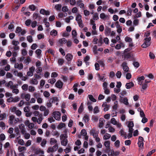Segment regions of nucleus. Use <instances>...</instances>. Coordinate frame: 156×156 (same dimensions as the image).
I'll list each match as a JSON object with an SVG mask.
<instances>
[{
	"mask_svg": "<svg viewBox=\"0 0 156 156\" xmlns=\"http://www.w3.org/2000/svg\"><path fill=\"white\" fill-rule=\"evenodd\" d=\"M9 118V123L11 125H14L20 121L19 118H15L13 115L10 116Z\"/></svg>",
	"mask_w": 156,
	"mask_h": 156,
	"instance_id": "1",
	"label": "nucleus"
},
{
	"mask_svg": "<svg viewBox=\"0 0 156 156\" xmlns=\"http://www.w3.org/2000/svg\"><path fill=\"white\" fill-rule=\"evenodd\" d=\"M151 39V37H145L144 39L145 41L142 45L141 46L142 48H145L149 46L151 44L150 41Z\"/></svg>",
	"mask_w": 156,
	"mask_h": 156,
	"instance_id": "2",
	"label": "nucleus"
},
{
	"mask_svg": "<svg viewBox=\"0 0 156 156\" xmlns=\"http://www.w3.org/2000/svg\"><path fill=\"white\" fill-rule=\"evenodd\" d=\"M52 115L56 120L59 121L60 120L61 114L59 111H54L52 113Z\"/></svg>",
	"mask_w": 156,
	"mask_h": 156,
	"instance_id": "3",
	"label": "nucleus"
},
{
	"mask_svg": "<svg viewBox=\"0 0 156 156\" xmlns=\"http://www.w3.org/2000/svg\"><path fill=\"white\" fill-rule=\"evenodd\" d=\"M108 84L106 82H105L103 83L102 87L104 90V92L107 95L109 94L110 93V90L108 88Z\"/></svg>",
	"mask_w": 156,
	"mask_h": 156,
	"instance_id": "4",
	"label": "nucleus"
},
{
	"mask_svg": "<svg viewBox=\"0 0 156 156\" xmlns=\"http://www.w3.org/2000/svg\"><path fill=\"white\" fill-rule=\"evenodd\" d=\"M122 66L124 72V73H126L129 71V68L127 66V64L126 62H123L122 64Z\"/></svg>",
	"mask_w": 156,
	"mask_h": 156,
	"instance_id": "5",
	"label": "nucleus"
},
{
	"mask_svg": "<svg viewBox=\"0 0 156 156\" xmlns=\"http://www.w3.org/2000/svg\"><path fill=\"white\" fill-rule=\"evenodd\" d=\"M35 70V68L32 66L29 68V70L27 72V74L29 76H32L33 75V72Z\"/></svg>",
	"mask_w": 156,
	"mask_h": 156,
	"instance_id": "6",
	"label": "nucleus"
},
{
	"mask_svg": "<svg viewBox=\"0 0 156 156\" xmlns=\"http://www.w3.org/2000/svg\"><path fill=\"white\" fill-rule=\"evenodd\" d=\"M63 83L60 80H58L57 81L55 84L56 87L59 89H61L63 86Z\"/></svg>",
	"mask_w": 156,
	"mask_h": 156,
	"instance_id": "7",
	"label": "nucleus"
},
{
	"mask_svg": "<svg viewBox=\"0 0 156 156\" xmlns=\"http://www.w3.org/2000/svg\"><path fill=\"white\" fill-rule=\"evenodd\" d=\"M33 17L34 20L37 19L38 21L40 20L41 18L39 14L35 12L33 14Z\"/></svg>",
	"mask_w": 156,
	"mask_h": 156,
	"instance_id": "8",
	"label": "nucleus"
},
{
	"mask_svg": "<svg viewBox=\"0 0 156 156\" xmlns=\"http://www.w3.org/2000/svg\"><path fill=\"white\" fill-rule=\"evenodd\" d=\"M50 101L52 103H56V105H57L58 104V99L57 97H54L50 99Z\"/></svg>",
	"mask_w": 156,
	"mask_h": 156,
	"instance_id": "9",
	"label": "nucleus"
},
{
	"mask_svg": "<svg viewBox=\"0 0 156 156\" xmlns=\"http://www.w3.org/2000/svg\"><path fill=\"white\" fill-rule=\"evenodd\" d=\"M120 101L122 103L126 105H127L129 104L128 99L126 97H125L122 98H120Z\"/></svg>",
	"mask_w": 156,
	"mask_h": 156,
	"instance_id": "10",
	"label": "nucleus"
},
{
	"mask_svg": "<svg viewBox=\"0 0 156 156\" xmlns=\"http://www.w3.org/2000/svg\"><path fill=\"white\" fill-rule=\"evenodd\" d=\"M40 13L43 15H50V12L48 11H46L45 9H42L40 11Z\"/></svg>",
	"mask_w": 156,
	"mask_h": 156,
	"instance_id": "11",
	"label": "nucleus"
},
{
	"mask_svg": "<svg viewBox=\"0 0 156 156\" xmlns=\"http://www.w3.org/2000/svg\"><path fill=\"white\" fill-rule=\"evenodd\" d=\"M14 67L15 68H17L19 70H21L23 69V65L22 63H16L14 65Z\"/></svg>",
	"mask_w": 156,
	"mask_h": 156,
	"instance_id": "12",
	"label": "nucleus"
},
{
	"mask_svg": "<svg viewBox=\"0 0 156 156\" xmlns=\"http://www.w3.org/2000/svg\"><path fill=\"white\" fill-rule=\"evenodd\" d=\"M134 84L132 82H130L126 83V87L127 89H129L134 86Z\"/></svg>",
	"mask_w": 156,
	"mask_h": 156,
	"instance_id": "13",
	"label": "nucleus"
},
{
	"mask_svg": "<svg viewBox=\"0 0 156 156\" xmlns=\"http://www.w3.org/2000/svg\"><path fill=\"white\" fill-rule=\"evenodd\" d=\"M73 58V55L70 53H68L66 56V58L68 61H71Z\"/></svg>",
	"mask_w": 156,
	"mask_h": 156,
	"instance_id": "14",
	"label": "nucleus"
},
{
	"mask_svg": "<svg viewBox=\"0 0 156 156\" xmlns=\"http://www.w3.org/2000/svg\"><path fill=\"white\" fill-rule=\"evenodd\" d=\"M102 107L104 108V111L105 112L109 110V105L107 104V103L105 102L102 105Z\"/></svg>",
	"mask_w": 156,
	"mask_h": 156,
	"instance_id": "15",
	"label": "nucleus"
},
{
	"mask_svg": "<svg viewBox=\"0 0 156 156\" xmlns=\"http://www.w3.org/2000/svg\"><path fill=\"white\" fill-rule=\"evenodd\" d=\"M111 30L110 28L108 27L106 28L105 30V33L106 36H110L111 34Z\"/></svg>",
	"mask_w": 156,
	"mask_h": 156,
	"instance_id": "16",
	"label": "nucleus"
},
{
	"mask_svg": "<svg viewBox=\"0 0 156 156\" xmlns=\"http://www.w3.org/2000/svg\"><path fill=\"white\" fill-rule=\"evenodd\" d=\"M30 83L32 84L36 85L38 84V82L36 79L33 78L30 80Z\"/></svg>",
	"mask_w": 156,
	"mask_h": 156,
	"instance_id": "17",
	"label": "nucleus"
},
{
	"mask_svg": "<svg viewBox=\"0 0 156 156\" xmlns=\"http://www.w3.org/2000/svg\"><path fill=\"white\" fill-rule=\"evenodd\" d=\"M144 77L142 76L137 78V80L139 82V84L141 85L143 83V81L144 80Z\"/></svg>",
	"mask_w": 156,
	"mask_h": 156,
	"instance_id": "18",
	"label": "nucleus"
},
{
	"mask_svg": "<svg viewBox=\"0 0 156 156\" xmlns=\"http://www.w3.org/2000/svg\"><path fill=\"white\" fill-rule=\"evenodd\" d=\"M82 16L81 15L78 14L76 15V20L77 21V23L79 22H80L82 21L81 19Z\"/></svg>",
	"mask_w": 156,
	"mask_h": 156,
	"instance_id": "19",
	"label": "nucleus"
},
{
	"mask_svg": "<svg viewBox=\"0 0 156 156\" xmlns=\"http://www.w3.org/2000/svg\"><path fill=\"white\" fill-rule=\"evenodd\" d=\"M57 141L54 138H51L50 140V144L51 145H52L54 144H57Z\"/></svg>",
	"mask_w": 156,
	"mask_h": 156,
	"instance_id": "20",
	"label": "nucleus"
},
{
	"mask_svg": "<svg viewBox=\"0 0 156 156\" xmlns=\"http://www.w3.org/2000/svg\"><path fill=\"white\" fill-rule=\"evenodd\" d=\"M64 62V59L62 58H59L58 61V63L59 66H62Z\"/></svg>",
	"mask_w": 156,
	"mask_h": 156,
	"instance_id": "21",
	"label": "nucleus"
},
{
	"mask_svg": "<svg viewBox=\"0 0 156 156\" xmlns=\"http://www.w3.org/2000/svg\"><path fill=\"white\" fill-rule=\"evenodd\" d=\"M88 97L89 99L91 101L94 102H95L96 101V100L94 98V97L92 95H88Z\"/></svg>",
	"mask_w": 156,
	"mask_h": 156,
	"instance_id": "22",
	"label": "nucleus"
},
{
	"mask_svg": "<svg viewBox=\"0 0 156 156\" xmlns=\"http://www.w3.org/2000/svg\"><path fill=\"white\" fill-rule=\"evenodd\" d=\"M7 63V61L6 59L2 60L0 61V66H3L5 65Z\"/></svg>",
	"mask_w": 156,
	"mask_h": 156,
	"instance_id": "23",
	"label": "nucleus"
},
{
	"mask_svg": "<svg viewBox=\"0 0 156 156\" xmlns=\"http://www.w3.org/2000/svg\"><path fill=\"white\" fill-rule=\"evenodd\" d=\"M57 31L56 30L53 29L50 32V34L51 36H56L57 34Z\"/></svg>",
	"mask_w": 156,
	"mask_h": 156,
	"instance_id": "24",
	"label": "nucleus"
},
{
	"mask_svg": "<svg viewBox=\"0 0 156 156\" xmlns=\"http://www.w3.org/2000/svg\"><path fill=\"white\" fill-rule=\"evenodd\" d=\"M67 140L66 139L63 140L61 141V144L64 146H66L67 145Z\"/></svg>",
	"mask_w": 156,
	"mask_h": 156,
	"instance_id": "25",
	"label": "nucleus"
},
{
	"mask_svg": "<svg viewBox=\"0 0 156 156\" xmlns=\"http://www.w3.org/2000/svg\"><path fill=\"white\" fill-rule=\"evenodd\" d=\"M22 30V29L21 27H17L16 28L15 32L16 33L19 34L18 35V36H20V33L21 32Z\"/></svg>",
	"mask_w": 156,
	"mask_h": 156,
	"instance_id": "26",
	"label": "nucleus"
},
{
	"mask_svg": "<svg viewBox=\"0 0 156 156\" xmlns=\"http://www.w3.org/2000/svg\"><path fill=\"white\" fill-rule=\"evenodd\" d=\"M27 39L30 43H31L33 41V38L31 36L29 35L27 36Z\"/></svg>",
	"mask_w": 156,
	"mask_h": 156,
	"instance_id": "27",
	"label": "nucleus"
},
{
	"mask_svg": "<svg viewBox=\"0 0 156 156\" xmlns=\"http://www.w3.org/2000/svg\"><path fill=\"white\" fill-rule=\"evenodd\" d=\"M58 41L60 44H62L66 43L67 42V40L65 38H62L60 39Z\"/></svg>",
	"mask_w": 156,
	"mask_h": 156,
	"instance_id": "28",
	"label": "nucleus"
},
{
	"mask_svg": "<svg viewBox=\"0 0 156 156\" xmlns=\"http://www.w3.org/2000/svg\"><path fill=\"white\" fill-rule=\"evenodd\" d=\"M52 135L53 136H56V137H58L59 136L60 134L57 131L55 130L52 131Z\"/></svg>",
	"mask_w": 156,
	"mask_h": 156,
	"instance_id": "29",
	"label": "nucleus"
},
{
	"mask_svg": "<svg viewBox=\"0 0 156 156\" xmlns=\"http://www.w3.org/2000/svg\"><path fill=\"white\" fill-rule=\"evenodd\" d=\"M31 60L29 57H28L24 60V63L26 64L27 65L29 64V62Z\"/></svg>",
	"mask_w": 156,
	"mask_h": 156,
	"instance_id": "30",
	"label": "nucleus"
},
{
	"mask_svg": "<svg viewBox=\"0 0 156 156\" xmlns=\"http://www.w3.org/2000/svg\"><path fill=\"white\" fill-rule=\"evenodd\" d=\"M104 119H99V127L101 128L102 127L104 124Z\"/></svg>",
	"mask_w": 156,
	"mask_h": 156,
	"instance_id": "31",
	"label": "nucleus"
},
{
	"mask_svg": "<svg viewBox=\"0 0 156 156\" xmlns=\"http://www.w3.org/2000/svg\"><path fill=\"white\" fill-rule=\"evenodd\" d=\"M24 98L26 101H29L30 98V95L29 94H26L25 95Z\"/></svg>",
	"mask_w": 156,
	"mask_h": 156,
	"instance_id": "32",
	"label": "nucleus"
},
{
	"mask_svg": "<svg viewBox=\"0 0 156 156\" xmlns=\"http://www.w3.org/2000/svg\"><path fill=\"white\" fill-rule=\"evenodd\" d=\"M124 57L125 59H127L131 58V55L130 53H127L124 55Z\"/></svg>",
	"mask_w": 156,
	"mask_h": 156,
	"instance_id": "33",
	"label": "nucleus"
},
{
	"mask_svg": "<svg viewBox=\"0 0 156 156\" xmlns=\"http://www.w3.org/2000/svg\"><path fill=\"white\" fill-rule=\"evenodd\" d=\"M104 145L105 147L108 148H109L110 142L109 141H106L105 142Z\"/></svg>",
	"mask_w": 156,
	"mask_h": 156,
	"instance_id": "34",
	"label": "nucleus"
},
{
	"mask_svg": "<svg viewBox=\"0 0 156 156\" xmlns=\"http://www.w3.org/2000/svg\"><path fill=\"white\" fill-rule=\"evenodd\" d=\"M125 40L126 42L129 43L133 41L132 39L128 36H126L125 37Z\"/></svg>",
	"mask_w": 156,
	"mask_h": 156,
	"instance_id": "35",
	"label": "nucleus"
},
{
	"mask_svg": "<svg viewBox=\"0 0 156 156\" xmlns=\"http://www.w3.org/2000/svg\"><path fill=\"white\" fill-rule=\"evenodd\" d=\"M62 5L61 4L56 5L55 6V8L57 11H60L61 9Z\"/></svg>",
	"mask_w": 156,
	"mask_h": 156,
	"instance_id": "36",
	"label": "nucleus"
},
{
	"mask_svg": "<svg viewBox=\"0 0 156 156\" xmlns=\"http://www.w3.org/2000/svg\"><path fill=\"white\" fill-rule=\"evenodd\" d=\"M19 151L20 152H22L26 150V148L24 147L19 146L18 147Z\"/></svg>",
	"mask_w": 156,
	"mask_h": 156,
	"instance_id": "37",
	"label": "nucleus"
},
{
	"mask_svg": "<svg viewBox=\"0 0 156 156\" xmlns=\"http://www.w3.org/2000/svg\"><path fill=\"white\" fill-rule=\"evenodd\" d=\"M111 137V135L108 134L106 133L104 135L103 138L105 140H107L109 139Z\"/></svg>",
	"mask_w": 156,
	"mask_h": 156,
	"instance_id": "38",
	"label": "nucleus"
},
{
	"mask_svg": "<svg viewBox=\"0 0 156 156\" xmlns=\"http://www.w3.org/2000/svg\"><path fill=\"white\" fill-rule=\"evenodd\" d=\"M99 112V110L98 106H95L93 110V112L94 114H97Z\"/></svg>",
	"mask_w": 156,
	"mask_h": 156,
	"instance_id": "39",
	"label": "nucleus"
},
{
	"mask_svg": "<svg viewBox=\"0 0 156 156\" xmlns=\"http://www.w3.org/2000/svg\"><path fill=\"white\" fill-rule=\"evenodd\" d=\"M22 89L24 90L27 91L28 89V85L27 84H24L22 86Z\"/></svg>",
	"mask_w": 156,
	"mask_h": 156,
	"instance_id": "40",
	"label": "nucleus"
},
{
	"mask_svg": "<svg viewBox=\"0 0 156 156\" xmlns=\"http://www.w3.org/2000/svg\"><path fill=\"white\" fill-rule=\"evenodd\" d=\"M78 9L76 7H73L72 9V12L73 13H76L78 12Z\"/></svg>",
	"mask_w": 156,
	"mask_h": 156,
	"instance_id": "41",
	"label": "nucleus"
},
{
	"mask_svg": "<svg viewBox=\"0 0 156 156\" xmlns=\"http://www.w3.org/2000/svg\"><path fill=\"white\" fill-rule=\"evenodd\" d=\"M93 18L94 20H97L99 19L98 15L97 13H95L94 14Z\"/></svg>",
	"mask_w": 156,
	"mask_h": 156,
	"instance_id": "42",
	"label": "nucleus"
},
{
	"mask_svg": "<svg viewBox=\"0 0 156 156\" xmlns=\"http://www.w3.org/2000/svg\"><path fill=\"white\" fill-rule=\"evenodd\" d=\"M12 44L14 46H17L20 43L18 41H16L15 40L12 41Z\"/></svg>",
	"mask_w": 156,
	"mask_h": 156,
	"instance_id": "43",
	"label": "nucleus"
},
{
	"mask_svg": "<svg viewBox=\"0 0 156 156\" xmlns=\"http://www.w3.org/2000/svg\"><path fill=\"white\" fill-rule=\"evenodd\" d=\"M13 84V82L12 81H9L8 83H6L5 84V85L8 87H9L10 88L11 87Z\"/></svg>",
	"mask_w": 156,
	"mask_h": 156,
	"instance_id": "44",
	"label": "nucleus"
},
{
	"mask_svg": "<svg viewBox=\"0 0 156 156\" xmlns=\"http://www.w3.org/2000/svg\"><path fill=\"white\" fill-rule=\"evenodd\" d=\"M107 17V16L104 13H102L100 14V18L102 19H105Z\"/></svg>",
	"mask_w": 156,
	"mask_h": 156,
	"instance_id": "45",
	"label": "nucleus"
},
{
	"mask_svg": "<svg viewBox=\"0 0 156 156\" xmlns=\"http://www.w3.org/2000/svg\"><path fill=\"white\" fill-rule=\"evenodd\" d=\"M98 49L96 45H94L93 48V51L95 55H97Z\"/></svg>",
	"mask_w": 156,
	"mask_h": 156,
	"instance_id": "46",
	"label": "nucleus"
},
{
	"mask_svg": "<svg viewBox=\"0 0 156 156\" xmlns=\"http://www.w3.org/2000/svg\"><path fill=\"white\" fill-rule=\"evenodd\" d=\"M41 52V49H37L35 51L36 54L37 55V58L40 55Z\"/></svg>",
	"mask_w": 156,
	"mask_h": 156,
	"instance_id": "47",
	"label": "nucleus"
},
{
	"mask_svg": "<svg viewBox=\"0 0 156 156\" xmlns=\"http://www.w3.org/2000/svg\"><path fill=\"white\" fill-rule=\"evenodd\" d=\"M83 119L85 122H87L89 120V118L88 116L86 115H85L83 118Z\"/></svg>",
	"mask_w": 156,
	"mask_h": 156,
	"instance_id": "48",
	"label": "nucleus"
},
{
	"mask_svg": "<svg viewBox=\"0 0 156 156\" xmlns=\"http://www.w3.org/2000/svg\"><path fill=\"white\" fill-rule=\"evenodd\" d=\"M133 65L134 67L136 68H138L140 66V64L137 62H134L133 63Z\"/></svg>",
	"mask_w": 156,
	"mask_h": 156,
	"instance_id": "49",
	"label": "nucleus"
},
{
	"mask_svg": "<svg viewBox=\"0 0 156 156\" xmlns=\"http://www.w3.org/2000/svg\"><path fill=\"white\" fill-rule=\"evenodd\" d=\"M92 120L94 122H97L98 121V118L97 116L93 115L92 117Z\"/></svg>",
	"mask_w": 156,
	"mask_h": 156,
	"instance_id": "50",
	"label": "nucleus"
},
{
	"mask_svg": "<svg viewBox=\"0 0 156 156\" xmlns=\"http://www.w3.org/2000/svg\"><path fill=\"white\" fill-rule=\"evenodd\" d=\"M83 106L82 105H81L78 108V112L79 114L83 112Z\"/></svg>",
	"mask_w": 156,
	"mask_h": 156,
	"instance_id": "51",
	"label": "nucleus"
},
{
	"mask_svg": "<svg viewBox=\"0 0 156 156\" xmlns=\"http://www.w3.org/2000/svg\"><path fill=\"white\" fill-rule=\"evenodd\" d=\"M117 122L114 118H112L111 119V123L114 125H116Z\"/></svg>",
	"mask_w": 156,
	"mask_h": 156,
	"instance_id": "52",
	"label": "nucleus"
},
{
	"mask_svg": "<svg viewBox=\"0 0 156 156\" xmlns=\"http://www.w3.org/2000/svg\"><path fill=\"white\" fill-rule=\"evenodd\" d=\"M29 8L32 11H34L36 9V7L34 5H30L29 6Z\"/></svg>",
	"mask_w": 156,
	"mask_h": 156,
	"instance_id": "53",
	"label": "nucleus"
},
{
	"mask_svg": "<svg viewBox=\"0 0 156 156\" xmlns=\"http://www.w3.org/2000/svg\"><path fill=\"white\" fill-rule=\"evenodd\" d=\"M21 54L23 56H26L27 54V51L25 49H23L22 50Z\"/></svg>",
	"mask_w": 156,
	"mask_h": 156,
	"instance_id": "54",
	"label": "nucleus"
},
{
	"mask_svg": "<svg viewBox=\"0 0 156 156\" xmlns=\"http://www.w3.org/2000/svg\"><path fill=\"white\" fill-rule=\"evenodd\" d=\"M56 82V80L53 78L48 80V82L51 84H54Z\"/></svg>",
	"mask_w": 156,
	"mask_h": 156,
	"instance_id": "55",
	"label": "nucleus"
},
{
	"mask_svg": "<svg viewBox=\"0 0 156 156\" xmlns=\"http://www.w3.org/2000/svg\"><path fill=\"white\" fill-rule=\"evenodd\" d=\"M15 132H16L15 135V136L17 137V139H18L20 137V133L19 132V131L17 129H15Z\"/></svg>",
	"mask_w": 156,
	"mask_h": 156,
	"instance_id": "56",
	"label": "nucleus"
},
{
	"mask_svg": "<svg viewBox=\"0 0 156 156\" xmlns=\"http://www.w3.org/2000/svg\"><path fill=\"white\" fill-rule=\"evenodd\" d=\"M35 89L34 87L30 86L28 87V90L30 92H33L35 91Z\"/></svg>",
	"mask_w": 156,
	"mask_h": 156,
	"instance_id": "57",
	"label": "nucleus"
},
{
	"mask_svg": "<svg viewBox=\"0 0 156 156\" xmlns=\"http://www.w3.org/2000/svg\"><path fill=\"white\" fill-rule=\"evenodd\" d=\"M98 77L100 81H102V82H104L105 81V78L104 76H101L99 74Z\"/></svg>",
	"mask_w": 156,
	"mask_h": 156,
	"instance_id": "58",
	"label": "nucleus"
},
{
	"mask_svg": "<svg viewBox=\"0 0 156 156\" xmlns=\"http://www.w3.org/2000/svg\"><path fill=\"white\" fill-rule=\"evenodd\" d=\"M37 22L36 21H34L31 23V26L33 28H35L37 26Z\"/></svg>",
	"mask_w": 156,
	"mask_h": 156,
	"instance_id": "59",
	"label": "nucleus"
},
{
	"mask_svg": "<svg viewBox=\"0 0 156 156\" xmlns=\"http://www.w3.org/2000/svg\"><path fill=\"white\" fill-rule=\"evenodd\" d=\"M65 124L64 123H60L58 126V128L59 129H61L64 127Z\"/></svg>",
	"mask_w": 156,
	"mask_h": 156,
	"instance_id": "60",
	"label": "nucleus"
},
{
	"mask_svg": "<svg viewBox=\"0 0 156 156\" xmlns=\"http://www.w3.org/2000/svg\"><path fill=\"white\" fill-rule=\"evenodd\" d=\"M43 94L44 96L46 98H48L50 95L49 92L46 91L44 92Z\"/></svg>",
	"mask_w": 156,
	"mask_h": 156,
	"instance_id": "61",
	"label": "nucleus"
},
{
	"mask_svg": "<svg viewBox=\"0 0 156 156\" xmlns=\"http://www.w3.org/2000/svg\"><path fill=\"white\" fill-rule=\"evenodd\" d=\"M31 23V20H27L25 22V24L27 26H28L30 25Z\"/></svg>",
	"mask_w": 156,
	"mask_h": 156,
	"instance_id": "62",
	"label": "nucleus"
},
{
	"mask_svg": "<svg viewBox=\"0 0 156 156\" xmlns=\"http://www.w3.org/2000/svg\"><path fill=\"white\" fill-rule=\"evenodd\" d=\"M5 124L3 122H0V126L2 127V129H5Z\"/></svg>",
	"mask_w": 156,
	"mask_h": 156,
	"instance_id": "63",
	"label": "nucleus"
},
{
	"mask_svg": "<svg viewBox=\"0 0 156 156\" xmlns=\"http://www.w3.org/2000/svg\"><path fill=\"white\" fill-rule=\"evenodd\" d=\"M37 47V45L35 43H34L32 44L31 46V48L32 50H35Z\"/></svg>",
	"mask_w": 156,
	"mask_h": 156,
	"instance_id": "64",
	"label": "nucleus"
}]
</instances>
